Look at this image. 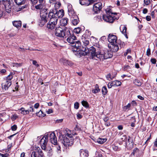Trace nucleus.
I'll return each instance as SVG.
<instances>
[{
    "mask_svg": "<svg viewBox=\"0 0 157 157\" xmlns=\"http://www.w3.org/2000/svg\"><path fill=\"white\" fill-rule=\"evenodd\" d=\"M11 85V82L10 81H6L2 83V88L3 91H6L8 90L9 88Z\"/></svg>",
    "mask_w": 157,
    "mask_h": 157,
    "instance_id": "f8f14e48",
    "label": "nucleus"
},
{
    "mask_svg": "<svg viewBox=\"0 0 157 157\" xmlns=\"http://www.w3.org/2000/svg\"><path fill=\"white\" fill-rule=\"evenodd\" d=\"M13 24L14 26L18 28L21 26V22L20 20H15L13 22Z\"/></svg>",
    "mask_w": 157,
    "mask_h": 157,
    "instance_id": "5701e85b",
    "label": "nucleus"
},
{
    "mask_svg": "<svg viewBox=\"0 0 157 157\" xmlns=\"http://www.w3.org/2000/svg\"><path fill=\"white\" fill-rule=\"evenodd\" d=\"M59 141L66 147L71 146L74 143V139L71 134L67 133L60 136Z\"/></svg>",
    "mask_w": 157,
    "mask_h": 157,
    "instance_id": "f03ea898",
    "label": "nucleus"
},
{
    "mask_svg": "<svg viewBox=\"0 0 157 157\" xmlns=\"http://www.w3.org/2000/svg\"><path fill=\"white\" fill-rule=\"evenodd\" d=\"M30 109L28 110H25V108L23 107H22L20 109H18L21 111V113L22 114L25 115L29 114V111H33V109L32 107H30Z\"/></svg>",
    "mask_w": 157,
    "mask_h": 157,
    "instance_id": "a211bd4d",
    "label": "nucleus"
},
{
    "mask_svg": "<svg viewBox=\"0 0 157 157\" xmlns=\"http://www.w3.org/2000/svg\"><path fill=\"white\" fill-rule=\"evenodd\" d=\"M117 73H115L114 75H111V73H109L106 76V78L107 80H112L115 77H116Z\"/></svg>",
    "mask_w": 157,
    "mask_h": 157,
    "instance_id": "a878e982",
    "label": "nucleus"
},
{
    "mask_svg": "<svg viewBox=\"0 0 157 157\" xmlns=\"http://www.w3.org/2000/svg\"><path fill=\"white\" fill-rule=\"evenodd\" d=\"M52 11L50 12L48 14V17L51 19L53 18L55 20H58L62 17L64 15V11L63 10H59L58 12L57 10H52Z\"/></svg>",
    "mask_w": 157,
    "mask_h": 157,
    "instance_id": "20e7f679",
    "label": "nucleus"
},
{
    "mask_svg": "<svg viewBox=\"0 0 157 157\" xmlns=\"http://www.w3.org/2000/svg\"><path fill=\"white\" fill-rule=\"evenodd\" d=\"M57 20H49L47 24V27L49 29H52L56 27Z\"/></svg>",
    "mask_w": 157,
    "mask_h": 157,
    "instance_id": "ddd939ff",
    "label": "nucleus"
},
{
    "mask_svg": "<svg viewBox=\"0 0 157 157\" xmlns=\"http://www.w3.org/2000/svg\"><path fill=\"white\" fill-rule=\"evenodd\" d=\"M146 55L148 56H149L151 55V49L150 48H148L147 49Z\"/></svg>",
    "mask_w": 157,
    "mask_h": 157,
    "instance_id": "3c124183",
    "label": "nucleus"
},
{
    "mask_svg": "<svg viewBox=\"0 0 157 157\" xmlns=\"http://www.w3.org/2000/svg\"><path fill=\"white\" fill-rule=\"evenodd\" d=\"M109 47H110L111 51L113 52H117L119 49V47L117 43L111 44L110 46L109 45Z\"/></svg>",
    "mask_w": 157,
    "mask_h": 157,
    "instance_id": "6ab92c4d",
    "label": "nucleus"
},
{
    "mask_svg": "<svg viewBox=\"0 0 157 157\" xmlns=\"http://www.w3.org/2000/svg\"><path fill=\"white\" fill-rule=\"evenodd\" d=\"M114 86H120L121 84V82L118 80H115L113 81Z\"/></svg>",
    "mask_w": 157,
    "mask_h": 157,
    "instance_id": "473e14b6",
    "label": "nucleus"
},
{
    "mask_svg": "<svg viewBox=\"0 0 157 157\" xmlns=\"http://www.w3.org/2000/svg\"><path fill=\"white\" fill-rule=\"evenodd\" d=\"M151 138V134H150V136H149V137L147 139V140H146V141L145 143V144H147L148 143V141L150 140Z\"/></svg>",
    "mask_w": 157,
    "mask_h": 157,
    "instance_id": "4d7b16f0",
    "label": "nucleus"
},
{
    "mask_svg": "<svg viewBox=\"0 0 157 157\" xmlns=\"http://www.w3.org/2000/svg\"><path fill=\"white\" fill-rule=\"evenodd\" d=\"M108 41L112 44L117 43V36L113 34H109L108 38Z\"/></svg>",
    "mask_w": 157,
    "mask_h": 157,
    "instance_id": "9d476101",
    "label": "nucleus"
},
{
    "mask_svg": "<svg viewBox=\"0 0 157 157\" xmlns=\"http://www.w3.org/2000/svg\"><path fill=\"white\" fill-rule=\"evenodd\" d=\"M18 117V116L16 114L13 115L11 117V119L13 121H14Z\"/></svg>",
    "mask_w": 157,
    "mask_h": 157,
    "instance_id": "79ce46f5",
    "label": "nucleus"
},
{
    "mask_svg": "<svg viewBox=\"0 0 157 157\" xmlns=\"http://www.w3.org/2000/svg\"><path fill=\"white\" fill-rule=\"evenodd\" d=\"M80 155L81 157H88L89 152L88 151L86 150L81 149L80 151Z\"/></svg>",
    "mask_w": 157,
    "mask_h": 157,
    "instance_id": "f3484780",
    "label": "nucleus"
},
{
    "mask_svg": "<svg viewBox=\"0 0 157 157\" xmlns=\"http://www.w3.org/2000/svg\"><path fill=\"white\" fill-rule=\"evenodd\" d=\"M127 139V137L126 135H124L121 136V139L122 141H127L126 140Z\"/></svg>",
    "mask_w": 157,
    "mask_h": 157,
    "instance_id": "c03bdc74",
    "label": "nucleus"
},
{
    "mask_svg": "<svg viewBox=\"0 0 157 157\" xmlns=\"http://www.w3.org/2000/svg\"><path fill=\"white\" fill-rule=\"evenodd\" d=\"M53 110L51 109H49L48 111H46L48 114H51L53 112Z\"/></svg>",
    "mask_w": 157,
    "mask_h": 157,
    "instance_id": "052dcab7",
    "label": "nucleus"
},
{
    "mask_svg": "<svg viewBox=\"0 0 157 157\" xmlns=\"http://www.w3.org/2000/svg\"><path fill=\"white\" fill-rule=\"evenodd\" d=\"M82 105L86 108H88L89 106L88 103L86 101H83L82 102Z\"/></svg>",
    "mask_w": 157,
    "mask_h": 157,
    "instance_id": "e433bc0d",
    "label": "nucleus"
},
{
    "mask_svg": "<svg viewBox=\"0 0 157 157\" xmlns=\"http://www.w3.org/2000/svg\"><path fill=\"white\" fill-rule=\"evenodd\" d=\"M14 1L18 6L24 5L26 0H14Z\"/></svg>",
    "mask_w": 157,
    "mask_h": 157,
    "instance_id": "b1692460",
    "label": "nucleus"
},
{
    "mask_svg": "<svg viewBox=\"0 0 157 157\" xmlns=\"http://www.w3.org/2000/svg\"><path fill=\"white\" fill-rule=\"evenodd\" d=\"M47 9L45 8V6L41 7L40 4V16L41 17V20H46L47 19L50 18L48 16V13L46 12Z\"/></svg>",
    "mask_w": 157,
    "mask_h": 157,
    "instance_id": "0eeeda50",
    "label": "nucleus"
},
{
    "mask_svg": "<svg viewBox=\"0 0 157 157\" xmlns=\"http://www.w3.org/2000/svg\"><path fill=\"white\" fill-rule=\"evenodd\" d=\"M56 36L60 37H64L66 35H70V29L65 27L63 28L60 27L56 28L55 31Z\"/></svg>",
    "mask_w": 157,
    "mask_h": 157,
    "instance_id": "7ed1b4c3",
    "label": "nucleus"
},
{
    "mask_svg": "<svg viewBox=\"0 0 157 157\" xmlns=\"http://www.w3.org/2000/svg\"><path fill=\"white\" fill-rule=\"evenodd\" d=\"M118 44L120 45V47L121 48L124 47V46L125 44L123 42L120 41L118 43Z\"/></svg>",
    "mask_w": 157,
    "mask_h": 157,
    "instance_id": "a19ab883",
    "label": "nucleus"
},
{
    "mask_svg": "<svg viewBox=\"0 0 157 157\" xmlns=\"http://www.w3.org/2000/svg\"><path fill=\"white\" fill-rule=\"evenodd\" d=\"M13 76L12 73H10V74L7 77L6 81H11L13 78Z\"/></svg>",
    "mask_w": 157,
    "mask_h": 157,
    "instance_id": "4c0bfd02",
    "label": "nucleus"
},
{
    "mask_svg": "<svg viewBox=\"0 0 157 157\" xmlns=\"http://www.w3.org/2000/svg\"><path fill=\"white\" fill-rule=\"evenodd\" d=\"M107 140L106 139L99 138L98 139L97 142L98 143L100 144H103Z\"/></svg>",
    "mask_w": 157,
    "mask_h": 157,
    "instance_id": "c756f323",
    "label": "nucleus"
},
{
    "mask_svg": "<svg viewBox=\"0 0 157 157\" xmlns=\"http://www.w3.org/2000/svg\"><path fill=\"white\" fill-rule=\"evenodd\" d=\"M82 30L79 27L75 28L74 29V32L76 34H78L81 33Z\"/></svg>",
    "mask_w": 157,
    "mask_h": 157,
    "instance_id": "c9c22d12",
    "label": "nucleus"
},
{
    "mask_svg": "<svg viewBox=\"0 0 157 157\" xmlns=\"http://www.w3.org/2000/svg\"><path fill=\"white\" fill-rule=\"evenodd\" d=\"M105 10L106 14L109 15V16L112 18V20H117L118 19V18H117V17L114 18L115 17H114V15H117V13H113L111 9L110 8H107Z\"/></svg>",
    "mask_w": 157,
    "mask_h": 157,
    "instance_id": "4468645a",
    "label": "nucleus"
},
{
    "mask_svg": "<svg viewBox=\"0 0 157 157\" xmlns=\"http://www.w3.org/2000/svg\"><path fill=\"white\" fill-rule=\"evenodd\" d=\"M81 40L83 43L84 47H86V46L88 45L89 44V39L85 38L83 36H82Z\"/></svg>",
    "mask_w": 157,
    "mask_h": 157,
    "instance_id": "412c9836",
    "label": "nucleus"
},
{
    "mask_svg": "<svg viewBox=\"0 0 157 157\" xmlns=\"http://www.w3.org/2000/svg\"><path fill=\"white\" fill-rule=\"evenodd\" d=\"M39 106V104L38 103H37L35 104L34 107L36 109H37L38 108Z\"/></svg>",
    "mask_w": 157,
    "mask_h": 157,
    "instance_id": "e2e57ef3",
    "label": "nucleus"
},
{
    "mask_svg": "<svg viewBox=\"0 0 157 157\" xmlns=\"http://www.w3.org/2000/svg\"><path fill=\"white\" fill-rule=\"evenodd\" d=\"M17 127L16 125L14 124L11 127V129L12 131H14L16 130Z\"/></svg>",
    "mask_w": 157,
    "mask_h": 157,
    "instance_id": "8fccbe9b",
    "label": "nucleus"
},
{
    "mask_svg": "<svg viewBox=\"0 0 157 157\" xmlns=\"http://www.w3.org/2000/svg\"><path fill=\"white\" fill-rule=\"evenodd\" d=\"M112 148L115 151H118V147L117 146L113 145L112 146Z\"/></svg>",
    "mask_w": 157,
    "mask_h": 157,
    "instance_id": "de8ad7c7",
    "label": "nucleus"
},
{
    "mask_svg": "<svg viewBox=\"0 0 157 157\" xmlns=\"http://www.w3.org/2000/svg\"><path fill=\"white\" fill-rule=\"evenodd\" d=\"M55 4V10H56V9H58L60 6L61 4V3L58 1H56Z\"/></svg>",
    "mask_w": 157,
    "mask_h": 157,
    "instance_id": "2f4dec72",
    "label": "nucleus"
},
{
    "mask_svg": "<svg viewBox=\"0 0 157 157\" xmlns=\"http://www.w3.org/2000/svg\"><path fill=\"white\" fill-rule=\"evenodd\" d=\"M133 82L135 84L138 86H140L141 85V82L138 80L135 79L134 80Z\"/></svg>",
    "mask_w": 157,
    "mask_h": 157,
    "instance_id": "f704fd0d",
    "label": "nucleus"
},
{
    "mask_svg": "<svg viewBox=\"0 0 157 157\" xmlns=\"http://www.w3.org/2000/svg\"><path fill=\"white\" fill-rule=\"evenodd\" d=\"M113 86H114L113 81L111 82H109L108 84V87L109 88H110Z\"/></svg>",
    "mask_w": 157,
    "mask_h": 157,
    "instance_id": "49530a36",
    "label": "nucleus"
},
{
    "mask_svg": "<svg viewBox=\"0 0 157 157\" xmlns=\"http://www.w3.org/2000/svg\"><path fill=\"white\" fill-rule=\"evenodd\" d=\"M102 92L103 95L106 94L107 92V89L106 87L103 86L102 89Z\"/></svg>",
    "mask_w": 157,
    "mask_h": 157,
    "instance_id": "58836bf2",
    "label": "nucleus"
},
{
    "mask_svg": "<svg viewBox=\"0 0 157 157\" xmlns=\"http://www.w3.org/2000/svg\"><path fill=\"white\" fill-rule=\"evenodd\" d=\"M74 108L76 109H78L79 107V104L78 102H76L74 104Z\"/></svg>",
    "mask_w": 157,
    "mask_h": 157,
    "instance_id": "a18cd8bd",
    "label": "nucleus"
},
{
    "mask_svg": "<svg viewBox=\"0 0 157 157\" xmlns=\"http://www.w3.org/2000/svg\"><path fill=\"white\" fill-rule=\"evenodd\" d=\"M73 64L71 61L68 60L67 63V65H68L69 66H71Z\"/></svg>",
    "mask_w": 157,
    "mask_h": 157,
    "instance_id": "0e129e2a",
    "label": "nucleus"
},
{
    "mask_svg": "<svg viewBox=\"0 0 157 157\" xmlns=\"http://www.w3.org/2000/svg\"><path fill=\"white\" fill-rule=\"evenodd\" d=\"M72 46L73 47L75 48L74 50V51L75 52L78 51V50H79V48L81 47V43L80 41L78 40L75 41L72 44Z\"/></svg>",
    "mask_w": 157,
    "mask_h": 157,
    "instance_id": "dca6fc26",
    "label": "nucleus"
},
{
    "mask_svg": "<svg viewBox=\"0 0 157 157\" xmlns=\"http://www.w3.org/2000/svg\"><path fill=\"white\" fill-rule=\"evenodd\" d=\"M49 136L50 141L53 144L56 145L57 144V139L54 132L46 133L40 141V145L41 149L45 151H47L46 146L48 142V139Z\"/></svg>",
    "mask_w": 157,
    "mask_h": 157,
    "instance_id": "f257e3e1",
    "label": "nucleus"
},
{
    "mask_svg": "<svg viewBox=\"0 0 157 157\" xmlns=\"http://www.w3.org/2000/svg\"><path fill=\"white\" fill-rule=\"evenodd\" d=\"M33 65H35V66H37V67L39 66V65L37 64V62L36 61H35V60H33Z\"/></svg>",
    "mask_w": 157,
    "mask_h": 157,
    "instance_id": "69168bd1",
    "label": "nucleus"
},
{
    "mask_svg": "<svg viewBox=\"0 0 157 157\" xmlns=\"http://www.w3.org/2000/svg\"><path fill=\"white\" fill-rule=\"evenodd\" d=\"M67 60L64 58L61 59L59 60L60 63L65 65H67Z\"/></svg>",
    "mask_w": 157,
    "mask_h": 157,
    "instance_id": "7c9ffc66",
    "label": "nucleus"
},
{
    "mask_svg": "<svg viewBox=\"0 0 157 157\" xmlns=\"http://www.w3.org/2000/svg\"><path fill=\"white\" fill-rule=\"evenodd\" d=\"M120 28L122 29V33L125 36L126 38H128V36L126 34L127 28L126 26L125 25H121Z\"/></svg>",
    "mask_w": 157,
    "mask_h": 157,
    "instance_id": "4be33fe9",
    "label": "nucleus"
},
{
    "mask_svg": "<svg viewBox=\"0 0 157 157\" xmlns=\"http://www.w3.org/2000/svg\"><path fill=\"white\" fill-rule=\"evenodd\" d=\"M113 55L110 52L107 50L102 51L101 50L100 52L98 59L100 60H103L105 59L110 58L112 57Z\"/></svg>",
    "mask_w": 157,
    "mask_h": 157,
    "instance_id": "423d86ee",
    "label": "nucleus"
},
{
    "mask_svg": "<svg viewBox=\"0 0 157 157\" xmlns=\"http://www.w3.org/2000/svg\"><path fill=\"white\" fill-rule=\"evenodd\" d=\"M102 8V3L98 2L95 4L93 6V10L95 13H97L98 11H100Z\"/></svg>",
    "mask_w": 157,
    "mask_h": 157,
    "instance_id": "1a4fd4ad",
    "label": "nucleus"
},
{
    "mask_svg": "<svg viewBox=\"0 0 157 157\" xmlns=\"http://www.w3.org/2000/svg\"><path fill=\"white\" fill-rule=\"evenodd\" d=\"M133 144L134 143L131 137L129 136V138L126 142V144L127 148L129 149H131L133 147Z\"/></svg>",
    "mask_w": 157,
    "mask_h": 157,
    "instance_id": "2eb2a0df",
    "label": "nucleus"
},
{
    "mask_svg": "<svg viewBox=\"0 0 157 157\" xmlns=\"http://www.w3.org/2000/svg\"><path fill=\"white\" fill-rule=\"evenodd\" d=\"M130 106L131 104L128 103L127 105L124 107L123 109L125 111L127 110V109H129Z\"/></svg>",
    "mask_w": 157,
    "mask_h": 157,
    "instance_id": "ea45409f",
    "label": "nucleus"
},
{
    "mask_svg": "<svg viewBox=\"0 0 157 157\" xmlns=\"http://www.w3.org/2000/svg\"><path fill=\"white\" fill-rule=\"evenodd\" d=\"M75 129L76 131H79L81 130V128L79 127V126L78 125H76L75 128Z\"/></svg>",
    "mask_w": 157,
    "mask_h": 157,
    "instance_id": "864d4df0",
    "label": "nucleus"
},
{
    "mask_svg": "<svg viewBox=\"0 0 157 157\" xmlns=\"http://www.w3.org/2000/svg\"><path fill=\"white\" fill-rule=\"evenodd\" d=\"M63 119H59V120H57L56 121V123H59L60 122H61L63 121Z\"/></svg>",
    "mask_w": 157,
    "mask_h": 157,
    "instance_id": "338daca9",
    "label": "nucleus"
},
{
    "mask_svg": "<svg viewBox=\"0 0 157 157\" xmlns=\"http://www.w3.org/2000/svg\"><path fill=\"white\" fill-rule=\"evenodd\" d=\"M79 3L81 5H85L88 6L90 5V2L89 0H79Z\"/></svg>",
    "mask_w": 157,
    "mask_h": 157,
    "instance_id": "393cba45",
    "label": "nucleus"
},
{
    "mask_svg": "<svg viewBox=\"0 0 157 157\" xmlns=\"http://www.w3.org/2000/svg\"><path fill=\"white\" fill-rule=\"evenodd\" d=\"M150 0H144V3L146 5H148L150 3Z\"/></svg>",
    "mask_w": 157,
    "mask_h": 157,
    "instance_id": "09e8293b",
    "label": "nucleus"
},
{
    "mask_svg": "<svg viewBox=\"0 0 157 157\" xmlns=\"http://www.w3.org/2000/svg\"><path fill=\"white\" fill-rule=\"evenodd\" d=\"M98 0H90V4L94 3L95 2H97Z\"/></svg>",
    "mask_w": 157,
    "mask_h": 157,
    "instance_id": "bf43d9fd",
    "label": "nucleus"
},
{
    "mask_svg": "<svg viewBox=\"0 0 157 157\" xmlns=\"http://www.w3.org/2000/svg\"><path fill=\"white\" fill-rule=\"evenodd\" d=\"M151 61L152 63L155 64L156 62V60L155 58H152L151 59Z\"/></svg>",
    "mask_w": 157,
    "mask_h": 157,
    "instance_id": "5fc2aeb1",
    "label": "nucleus"
},
{
    "mask_svg": "<svg viewBox=\"0 0 157 157\" xmlns=\"http://www.w3.org/2000/svg\"><path fill=\"white\" fill-rule=\"evenodd\" d=\"M45 3V0H40V6H41V7L43 6H44V5Z\"/></svg>",
    "mask_w": 157,
    "mask_h": 157,
    "instance_id": "603ef678",
    "label": "nucleus"
},
{
    "mask_svg": "<svg viewBox=\"0 0 157 157\" xmlns=\"http://www.w3.org/2000/svg\"><path fill=\"white\" fill-rule=\"evenodd\" d=\"M87 47H84L82 46V49L78 50L77 52H78L80 56H86L87 55L88 52H89V49L86 48Z\"/></svg>",
    "mask_w": 157,
    "mask_h": 157,
    "instance_id": "9b49d317",
    "label": "nucleus"
},
{
    "mask_svg": "<svg viewBox=\"0 0 157 157\" xmlns=\"http://www.w3.org/2000/svg\"><path fill=\"white\" fill-rule=\"evenodd\" d=\"M130 52L131 50L129 49H128L127 50V52L124 53V56H126L128 53H130Z\"/></svg>",
    "mask_w": 157,
    "mask_h": 157,
    "instance_id": "13d9d810",
    "label": "nucleus"
},
{
    "mask_svg": "<svg viewBox=\"0 0 157 157\" xmlns=\"http://www.w3.org/2000/svg\"><path fill=\"white\" fill-rule=\"evenodd\" d=\"M141 151L139 150L137 148H135L133 151L132 154L134 155H136L137 157H139L141 155Z\"/></svg>",
    "mask_w": 157,
    "mask_h": 157,
    "instance_id": "aec40b11",
    "label": "nucleus"
},
{
    "mask_svg": "<svg viewBox=\"0 0 157 157\" xmlns=\"http://www.w3.org/2000/svg\"><path fill=\"white\" fill-rule=\"evenodd\" d=\"M100 91V89H99L98 85H96L95 88L92 90V91L93 93L96 94L98 93Z\"/></svg>",
    "mask_w": 157,
    "mask_h": 157,
    "instance_id": "c85d7f7f",
    "label": "nucleus"
},
{
    "mask_svg": "<svg viewBox=\"0 0 157 157\" xmlns=\"http://www.w3.org/2000/svg\"><path fill=\"white\" fill-rule=\"evenodd\" d=\"M56 1V0H50L49 2L51 4L53 5L55 3Z\"/></svg>",
    "mask_w": 157,
    "mask_h": 157,
    "instance_id": "6e6d98bb",
    "label": "nucleus"
},
{
    "mask_svg": "<svg viewBox=\"0 0 157 157\" xmlns=\"http://www.w3.org/2000/svg\"><path fill=\"white\" fill-rule=\"evenodd\" d=\"M105 124L106 126L108 127L110 125V124L109 121H107V122H105Z\"/></svg>",
    "mask_w": 157,
    "mask_h": 157,
    "instance_id": "774afa93",
    "label": "nucleus"
},
{
    "mask_svg": "<svg viewBox=\"0 0 157 157\" xmlns=\"http://www.w3.org/2000/svg\"><path fill=\"white\" fill-rule=\"evenodd\" d=\"M67 20H60V24L61 26H65L67 25Z\"/></svg>",
    "mask_w": 157,
    "mask_h": 157,
    "instance_id": "72a5a7b5",
    "label": "nucleus"
},
{
    "mask_svg": "<svg viewBox=\"0 0 157 157\" xmlns=\"http://www.w3.org/2000/svg\"><path fill=\"white\" fill-rule=\"evenodd\" d=\"M33 4H36L38 2V0H30Z\"/></svg>",
    "mask_w": 157,
    "mask_h": 157,
    "instance_id": "680f3d73",
    "label": "nucleus"
},
{
    "mask_svg": "<svg viewBox=\"0 0 157 157\" xmlns=\"http://www.w3.org/2000/svg\"><path fill=\"white\" fill-rule=\"evenodd\" d=\"M79 20H72V23L74 25H77L79 23Z\"/></svg>",
    "mask_w": 157,
    "mask_h": 157,
    "instance_id": "37998d69",
    "label": "nucleus"
},
{
    "mask_svg": "<svg viewBox=\"0 0 157 157\" xmlns=\"http://www.w3.org/2000/svg\"><path fill=\"white\" fill-rule=\"evenodd\" d=\"M72 33L71 30H70V35L68 36L66 35L65 37V38L67 37V41L71 44V46H72V44L75 41L76 39L75 36L73 35Z\"/></svg>",
    "mask_w": 157,
    "mask_h": 157,
    "instance_id": "6e6552de",
    "label": "nucleus"
},
{
    "mask_svg": "<svg viewBox=\"0 0 157 157\" xmlns=\"http://www.w3.org/2000/svg\"><path fill=\"white\" fill-rule=\"evenodd\" d=\"M101 49V48L99 47L96 46L95 47H91L89 49V52L88 54L90 53L92 59L98 60L96 58L98 59Z\"/></svg>",
    "mask_w": 157,
    "mask_h": 157,
    "instance_id": "39448f33",
    "label": "nucleus"
},
{
    "mask_svg": "<svg viewBox=\"0 0 157 157\" xmlns=\"http://www.w3.org/2000/svg\"><path fill=\"white\" fill-rule=\"evenodd\" d=\"M26 6L25 5H24L22 6H18L15 9V11L18 12L26 8Z\"/></svg>",
    "mask_w": 157,
    "mask_h": 157,
    "instance_id": "cd10ccee",
    "label": "nucleus"
},
{
    "mask_svg": "<svg viewBox=\"0 0 157 157\" xmlns=\"http://www.w3.org/2000/svg\"><path fill=\"white\" fill-rule=\"evenodd\" d=\"M9 5H6V3L5 5H4L5 10L6 12L8 13H10L11 12V8L10 5V4Z\"/></svg>",
    "mask_w": 157,
    "mask_h": 157,
    "instance_id": "bb28decb",
    "label": "nucleus"
}]
</instances>
